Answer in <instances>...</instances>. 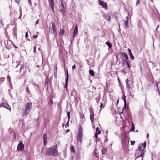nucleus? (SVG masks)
Returning <instances> with one entry per match:
<instances>
[{
  "label": "nucleus",
  "mask_w": 160,
  "mask_h": 160,
  "mask_svg": "<svg viewBox=\"0 0 160 160\" xmlns=\"http://www.w3.org/2000/svg\"><path fill=\"white\" fill-rule=\"evenodd\" d=\"M46 154L48 155L53 156H58L59 154L58 151L57 145L52 146L50 148H48L46 151Z\"/></svg>",
  "instance_id": "f257e3e1"
},
{
  "label": "nucleus",
  "mask_w": 160,
  "mask_h": 160,
  "mask_svg": "<svg viewBox=\"0 0 160 160\" xmlns=\"http://www.w3.org/2000/svg\"><path fill=\"white\" fill-rule=\"evenodd\" d=\"M32 107V103L31 102L26 103L25 105L24 112L23 115L25 116L28 114Z\"/></svg>",
  "instance_id": "f03ea898"
},
{
  "label": "nucleus",
  "mask_w": 160,
  "mask_h": 160,
  "mask_svg": "<svg viewBox=\"0 0 160 160\" xmlns=\"http://www.w3.org/2000/svg\"><path fill=\"white\" fill-rule=\"evenodd\" d=\"M146 145V142L145 141L143 144L141 143L139 145L138 147V150L140 151L141 152V154L140 157H142L145 152V151L144 150L145 148Z\"/></svg>",
  "instance_id": "7ed1b4c3"
},
{
  "label": "nucleus",
  "mask_w": 160,
  "mask_h": 160,
  "mask_svg": "<svg viewBox=\"0 0 160 160\" xmlns=\"http://www.w3.org/2000/svg\"><path fill=\"white\" fill-rule=\"evenodd\" d=\"M77 138L78 141L81 143L82 142V128L80 125H79L78 132L77 133Z\"/></svg>",
  "instance_id": "20e7f679"
},
{
  "label": "nucleus",
  "mask_w": 160,
  "mask_h": 160,
  "mask_svg": "<svg viewBox=\"0 0 160 160\" xmlns=\"http://www.w3.org/2000/svg\"><path fill=\"white\" fill-rule=\"evenodd\" d=\"M121 55L123 56V57L125 58V62H126V65L128 67V68H130V66L129 65V62L128 61V57L127 54L124 52H122L121 53Z\"/></svg>",
  "instance_id": "39448f33"
},
{
  "label": "nucleus",
  "mask_w": 160,
  "mask_h": 160,
  "mask_svg": "<svg viewBox=\"0 0 160 160\" xmlns=\"http://www.w3.org/2000/svg\"><path fill=\"white\" fill-rule=\"evenodd\" d=\"M0 107H3L11 111V108L9 105L6 102H2L0 104Z\"/></svg>",
  "instance_id": "423d86ee"
},
{
  "label": "nucleus",
  "mask_w": 160,
  "mask_h": 160,
  "mask_svg": "<svg viewBox=\"0 0 160 160\" xmlns=\"http://www.w3.org/2000/svg\"><path fill=\"white\" fill-rule=\"evenodd\" d=\"M52 26L49 25V30H52V33L55 34L56 33V29L55 28V23L54 22H52Z\"/></svg>",
  "instance_id": "0eeeda50"
},
{
  "label": "nucleus",
  "mask_w": 160,
  "mask_h": 160,
  "mask_svg": "<svg viewBox=\"0 0 160 160\" xmlns=\"http://www.w3.org/2000/svg\"><path fill=\"white\" fill-rule=\"evenodd\" d=\"M89 111L90 113V118L92 123L94 122V114L92 110V108H90L89 109Z\"/></svg>",
  "instance_id": "6e6552de"
},
{
  "label": "nucleus",
  "mask_w": 160,
  "mask_h": 160,
  "mask_svg": "<svg viewBox=\"0 0 160 160\" xmlns=\"http://www.w3.org/2000/svg\"><path fill=\"white\" fill-rule=\"evenodd\" d=\"M98 2L99 4L103 8H105L106 10L108 9V7L107 3L104 2L101 0H98Z\"/></svg>",
  "instance_id": "1a4fd4ad"
},
{
  "label": "nucleus",
  "mask_w": 160,
  "mask_h": 160,
  "mask_svg": "<svg viewBox=\"0 0 160 160\" xmlns=\"http://www.w3.org/2000/svg\"><path fill=\"white\" fill-rule=\"evenodd\" d=\"M24 145L22 143H20L18 145L17 150L18 151H22L24 149Z\"/></svg>",
  "instance_id": "9d476101"
},
{
  "label": "nucleus",
  "mask_w": 160,
  "mask_h": 160,
  "mask_svg": "<svg viewBox=\"0 0 160 160\" xmlns=\"http://www.w3.org/2000/svg\"><path fill=\"white\" fill-rule=\"evenodd\" d=\"M61 8H60L61 12L63 13L65 12L66 11V7L64 6L63 2L61 3Z\"/></svg>",
  "instance_id": "9b49d317"
},
{
  "label": "nucleus",
  "mask_w": 160,
  "mask_h": 160,
  "mask_svg": "<svg viewBox=\"0 0 160 160\" xmlns=\"http://www.w3.org/2000/svg\"><path fill=\"white\" fill-rule=\"evenodd\" d=\"M125 19L124 20L123 24L125 26V28H128V17L127 16L126 17Z\"/></svg>",
  "instance_id": "f8f14e48"
},
{
  "label": "nucleus",
  "mask_w": 160,
  "mask_h": 160,
  "mask_svg": "<svg viewBox=\"0 0 160 160\" xmlns=\"http://www.w3.org/2000/svg\"><path fill=\"white\" fill-rule=\"evenodd\" d=\"M43 144L44 146H45L47 143V134L46 133H45L43 134Z\"/></svg>",
  "instance_id": "ddd939ff"
},
{
  "label": "nucleus",
  "mask_w": 160,
  "mask_h": 160,
  "mask_svg": "<svg viewBox=\"0 0 160 160\" xmlns=\"http://www.w3.org/2000/svg\"><path fill=\"white\" fill-rule=\"evenodd\" d=\"M67 77H66V79H65L66 83H65V87L66 89H67L68 78V71H67Z\"/></svg>",
  "instance_id": "4468645a"
},
{
  "label": "nucleus",
  "mask_w": 160,
  "mask_h": 160,
  "mask_svg": "<svg viewBox=\"0 0 160 160\" xmlns=\"http://www.w3.org/2000/svg\"><path fill=\"white\" fill-rule=\"evenodd\" d=\"M78 32V24H77L75 26V28L74 30V33H73V37H75V36L77 34Z\"/></svg>",
  "instance_id": "2eb2a0df"
},
{
  "label": "nucleus",
  "mask_w": 160,
  "mask_h": 160,
  "mask_svg": "<svg viewBox=\"0 0 160 160\" xmlns=\"http://www.w3.org/2000/svg\"><path fill=\"white\" fill-rule=\"evenodd\" d=\"M128 51H129V53L130 58H131V59L132 60L134 59V57L132 55L131 50L130 49H129V48H128Z\"/></svg>",
  "instance_id": "dca6fc26"
},
{
  "label": "nucleus",
  "mask_w": 160,
  "mask_h": 160,
  "mask_svg": "<svg viewBox=\"0 0 160 160\" xmlns=\"http://www.w3.org/2000/svg\"><path fill=\"white\" fill-rule=\"evenodd\" d=\"M18 67L20 68L19 72L20 73H21V70L23 68V66L19 64H18V65H17L16 67V68H17Z\"/></svg>",
  "instance_id": "f3484780"
},
{
  "label": "nucleus",
  "mask_w": 160,
  "mask_h": 160,
  "mask_svg": "<svg viewBox=\"0 0 160 160\" xmlns=\"http://www.w3.org/2000/svg\"><path fill=\"white\" fill-rule=\"evenodd\" d=\"M89 73L91 76L92 77H94L95 76L94 72L92 70H89Z\"/></svg>",
  "instance_id": "a211bd4d"
},
{
  "label": "nucleus",
  "mask_w": 160,
  "mask_h": 160,
  "mask_svg": "<svg viewBox=\"0 0 160 160\" xmlns=\"http://www.w3.org/2000/svg\"><path fill=\"white\" fill-rule=\"evenodd\" d=\"M110 16L109 14H108L106 15L105 18L106 19L108 20V21H110Z\"/></svg>",
  "instance_id": "6ab92c4d"
},
{
  "label": "nucleus",
  "mask_w": 160,
  "mask_h": 160,
  "mask_svg": "<svg viewBox=\"0 0 160 160\" xmlns=\"http://www.w3.org/2000/svg\"><path fill=\"white\" fill-rule=\"evenodd\" d=\"M49 6L51 7H53L54 5V2L53 0H50V1L49 2Z\"/></svg>",
  "instance_id": "aec40b11"
},
{
  "label": "nucleus",
  "mask_w": 160,
  "mask_h": 160,
  "mask_svg": "<svg viewBox=\"0 0 160 160\" xmlns=\"http://www.w3.org/2000/svg\"><path fill=\"white\" fill-rule=\"evenodd\" d=\"M106 44L108 46L109 48H112V44L109 42L107 41L106 42Z\"/></svg>",
  "instance_id": "412c9836"
},
{
  "label": "nucleus",
  "mask_w": 160,
  "mask_h": 160,
  "mask_svg": "<svg viewBox=\"0 0 160 160\" xmlns=\"http://www.w3.org/2000/svg\"><path fill=\"white\" fill-rule=\"evenodd\" d=\"M64 32V31L63 29H60V31L59 32V34L60 36L63 35Z\"/></svg>",
  "instance_id": "4be33fe9"
},
{
  "label": "nucleus",
  "mask_w": 160,
  "mask_h": 160,
  "mask_svg": "<svg viewBox=\"0 0 160 160\" xmlns=\"http://www.w3.org/2000/svg\"><path fill=\"white\" fill-rule=\"evenodd\" d=\"M57 70H58V68H57V64H56V65L55 66V67L54 70V75L55 74H57Z\"/></svg>",
  "instance_id": "5701e85b"
},
{
  "label": "nucleus",
  "mask_w": 160,
  "mask_h": 160,
  "mask_svg": "<svg viewBox=\"0 0 160 160\" xmlns=\"http://www.w3.org/2000/svg\"><path fill=\"white\" fill-rule=\"evenodd\" d=\"M70 150L72 152H73L74 153H75V150L74 147L73 146H71L70 148Z\"/></svg>",
  "instance_id": "b1692460"
},
{
  "label": "nucleus",
  "mask_w": 160,
  "mask_h": 160,
  "mask_svg": "<svg viewBox=\"0 0 160 160\" xmlns=\"http://www.w3.org/2000/svg\"><path fill=\"white\" fill-rule=\"evenodd\" d=\"M107 151V149L105 147H103L102 150V152L103 154H104Z\"/></svg>",
  "instance_id": "393cba45"
},
{
  "label": "nucleus",
  "mask_w": 160,
  "mask_h": 160,
  "mask_svg": "<svg viewBox=\"0 0 160 160\" xmlns=\"http://www.w3.org/2000/svg\"><path fill=\"white\" fill-rule=\"evenodd\" d=\"M126 62H124L123 66V67H124L125 68L124 69L123 71H125V69L127 68H128V67L126 65Z\"/></svg>",
  "instance_id": "a878e982"
},
{
  "label": "nucleus",
  "mask_w": 160,
  "mask_h": 160,
  "mask_svg": "<svg viewBox=\"0 0 160 160\" xmlns=\"http://www.w3.org/2000/svg\"><path fill=\"white\" fill-rule=\"evenodd\" d=\"M132 127L129 132L134 131L135 127L134 124L132 122Z\"/></svg>",
  "instance_id": "bb28decb"
},
{
  "label": "nucleus",
  "mask_w": 160,
  "mask_h": 160,
  "mask_svg": "<svg viewBox=\"0 0 160 160\" xmlns=\"http://www.w3.org/2000/svg\"><path fill=\"white\" fill-rule=\"evenodd\" d=\"M101 131H99L98 132H95V138H98V134H100Z\"/></svg>",
  "instance_id": "cd10ccee"
},
{
  "label": "nucleus",
  "mask_w": 160,
  "mask_h": 160,
  "mask_svg": "<svg viewBox=\"0 0 160 160\" xmlns=\"http://www.w3.org/2000/svg\"><path fill=\"white\" fill-rule=\"evenodd\" d=\"M67 116H68V120H69L70 118V113L69 112H68L67 113Z\"/></svg>",
  "instance_id": "c85d7f7f"
},
{
  "label": "nucleus",
  "mask_w": 160,
  "mask_h": 160,
  "mask_svg": "<svg viewBox=\"0 0 160 160\" xmlns=\"http://www.w3.org/2000/svg\"><path fill=\"white\" fill-rule=\"evenodd\" d=\"M69 120H68L67 123L65 124V127L66 128H67L69 126L68 123H69Z\"/></svg>",
  "instance_id": "c756f323"
},
{
  "label": "nucleus",
  "mask_w": 160,
  "mask_h": 160,
  "mask_svg": "<svg viewBox=\"0 0 160 160\" xmlns=\"http://www.w3.org/2000/svg\"><path fill=\"white\" fill-rule=\"evenodd\" d=\"M130 142L131 143V145H133L134 144V143H135V141H131Z\"/></svg>",
  "instance_id": "7c9ffc66"
},
{
  "label": "nucleus",
  "mask_w": 160,
  "mask_h": 160,
  "mask_svg": "<svg viewBox=\"0 0 160 160\" xmlns=\"http://www.w3.org/2000/svg\"><path fill=\"white\" fill-rule=\"evenodd\" d=\"M127 85V88H128V89H130V87L129 84V83L126 84Z\"/></svg>",
  "instance_id": "2f4dec72"
},
{
  "label": "nucleus",
  "mask_w": 160,
  "mask_h": 160,
  "mask_svg": "<svg viewBox=\"0 0 160 160\" xmlns=\"http://www.w3.org/2000/svg\"><path fill=\"white\" fill-rule=\"evenodd\" d=\"M123 99L124 101V102L126 101V97L125 96V94H124V96L123 97Z\"/></svg>",
  "instance_id": "473e14b6"
},
{
  "label": "nucleus",
  "mask_w": 160,
  "mask_h": 160,
  "mask_svg": "<svg viewBox=\"0 0 160 160\" xmlns=\"http://www.w3.org/2000/svg\"><path fill=\"white\" fill-rule=\"evenodd\" d=\"M140 0H137L136 5H138L139 4Z\"/></svg>",
  "instance_id": "72a5a7b5"
},
{
  "label": "nucleus",
  "mask_w": 160,
  "mask_h": 160,
  "mask_svg": "<svg viewBox=\"0 0 160 160\" xmlns=\"http://www.w3.org/2000/svg\"><path fill=\"white\" fill-rule=\"evenodd\" d=\"M26 91L27 92H28V93H29V88L28 87H26Z\"/></svg>",
  "instance_id": "f704fd0d"
},
{
  "label": "nucleus",
  "mask_w": 160,
  "mask_h": 160,
  "mask_svg": "<svg viewBox=\"0 0 160 160\" xmlns=\"http://www.w3.org/2000/svg\"><path fill=\"white\" fill-rule=\"evenodd\" d=\"M53 103V101H52V100L51 99L50 100V102H49V104H52Z\"/></svg>",
  "instance_id": "c9c22d12"
},
{
  "label": "nucleus",
  "mask_w": 160,
  "mask_h": 160,
  "mask_svg": "<svg viewBox=\"0 0 160 160\" xmlns=\"http://www.w3.org/2000/svg\"><path fill=\"white\" fill-rule=\"evenodd\" d=\"M1 24L2 26H4V22H3L2 20H1Z\"/></svg>",
  "instance_id": "e433bc0d"
},
{
  "label": "nucleus",
  "mask_w": 160,
  "mask_h": 160,
  "mask_svg": "<svg viewBox=\"0 0 160 160\" xmlns=\"http://www.w3.org/2000/svg\"><path fill=\"white\" fill-rule=\"evenodd\" d=\"M15 2H16L17 3H18V4H19L20 2V0H16L15 1Z\"/></svg>",
  "instance_id": "4c0bfd02"
},
{
  "label": "nucleus",
  "mask_w": 160,
  "mask_h": 160,
  "mask_svg": "<svg viewBox=\"0 0 160 160\" xmlns=\"http://www.w3.org/2000/svg\"><path fill=\"white\" fill-rule=\"evenodd\" d=\"M84 117V116L83 114H82V115L80 116V118L82 119H83Z\"/></svg>",
  "instance_id": "58836bf2"
},
{
  "label": "nucleus",
  "mask_w": 160,
  "mask_h": 160,
  "mask_svg": "<svg viewBox=\"0 0 160 160\" xmlns=\"http://www.w3.org/2000/svg\"><path fill=\"white\" fill-rule=\"evenodd\" d=\"M28 2L30 5H32V2L31 0H28Z\"/></svg>",
  "instance_id": "ea45409f"
},
{
  "label": "nucleus",
  "mask_w": 160,
  "mask_h": 160,
  "mask_svg": "<svg viewBox=\"0 0 160 160\" xmlns=\"http://www.w3.org/2000/svg\"><path fill=\"white\" fill-rule=\"evenodd\" d=\"M124 102V108H125L126 106V101Z\"/></svg>",
  "instance_id": "a19ab883"
},
{
  "label": "nucleus",
  "mask_w": 160,
  "mask_h": 160,
  "mask_svg": "<svg viewBox=\"0 0 160 160\" xmlns=\"http://www.w3.org/2000/svg\"><path fill=\"white\" fill-rule=\"evenodd\" d=\"M33 49H34L33 52H36V47H33Z\"/></svg>",
  "instance_id": "79ce46f5"
},
{
  "label": "nucleus",
  "mask_w": 160,
  "mask_h": 160,
  "mask_svg": "<svg viewBox=\"0 0 160 160\" xmlns=\"http://www.w3.org/2000/svg\"><path fill=\"white\" fill-rule=\"evenodd\" d=\"M76 68V65L75 64H74L73 66H72V69H74Z\"/></svg>",
  "instance_id": "37998d69"
},
{
  "label": "nucleus",
  "mask_w": 160,
  "mask_h": 160,
  "mask_svg": "<svg viewBox=\"0 0 160 160\" xmlns=\"http://www.w3.org/2000/svg\"><path fill=\"white\" fill-rule=\"evenodd\" d=\"M96 130V132H98L99 131H100V130H99V128L98 127H97Z\"/></svg>",
  "instance_id": "c03bdc74"
},
{
  "label": "nucleus",
  "mask_w": 160,
  "mask_h": 160,
  "mask_svg": "<svg viewBox=\"0 0 160 160\" xmlns=\"http://www.w3.org/2000/svg\"><path fill=\"white\" fill-rule=\"evenodd\" d=\"M45 82H48V77H46V79H45Z\"/></svg>",
  "instance_id": "a18cd8bd"
},
{
  "label": "nucleus",
  "mask_w": 160,
  "mask_h": 160,
  "mask_svg": "<svg viewBox=\"0 0 160 160\" xmlns=\"http://www.w3.org/2000/svg\"><path fill=\"white\" fill-rule=\"evenodd\" d=\"M38 37V35H34L33 37V38H36Z\"/></svg>",
  "instance_id": "49530a36"
},
{
  "label": "nucleus",
  "mask_w": 160,
  "mask_h": 160,
  "mask_svg": "<svg viewBox=\"0 0 160 160\" xmlns=\"http://www.w3.org/2000/svg\"><path fill=\"white\" fill-rule=\"evenodd\" d=\"M28 32H26V34H25V37L27 38V37H28Z\"/></svg>",
  "instance_id": "de8ad7c7"
},
{
  "label": "nucleus",
  "mask_w": 160,
  "mask_h": 160,
  "mask_svg": "<svg viewBox=\"0 0 160 160\" xmlns=\"http://www.w3.org/2000/svg\"><path fill=\"white\" fill-rule=\"evenodd\" d=\"M156 85H157V88H158V91L159 92V89H158V83H157L156 84Z\"/></svg>",
  "instance_id": "09e8293b"
},
{
  "label": "nucleus",
  "mask_w": 160,
  "mask_h": 160,
  "mask_svg": "<svg viewBox=\"0 0 160 160\" xmlns=\"http://www.w3.org/2000/svg\"><path fill=\"white\" fill-rule=\"evenodd\" d=\"M128 79H127L126 80V84H127V83H128Z\"/></svg>",
  "instance_id": "8fccbe9b"
},
{
  "label": "nucleus",
  "mask_w": 160,
  "mask_h": 160,
  "mask_svg": "<svg viewBox=\"0 0 160 160\" xmlns=\"http://www.w3.org/2000/svg\"><path fill=\"white\" fill-rule=\"evenodd\" d=\"M38 20L36 22V24H38Z\"/></svg>",
  "instance_id": "3c124183"
},
{
  "label": "nucleus",
  "mask_w": 160,
  "mask_h": 160,
  "mask_svg": "<svg viewBox=\"0 0 160 160\" xmlns=\"http://www.w3.org/2000/svg\"><path fill=\"white\" fill-rule=\"evenodd\" d=\"M63 0H60V2H61V3H62V2H63Z\"/></svg>",
  "instance_id": "603ef678"
},
{
  "label": "nucleus",
  "mask_w": 160,
  "mask_h": 160,
  "mask_svg": "<svg viewBox=\"0 0 160 160\" xmlns=\"http://www.w3.org/2000/svg\"><path fill=\"white\" fill-rule=\"evenodd\" d=\"M52 8V10L53 12H54V7H51Z\"/></svg>",
  "instance_id": "864d4df0"
},
{
  "label": "nucleus",
  "mask_w": 160,
  "mask_h": 160,
  "mask_svg": "<svg viewBox=\"0 0 160 160\" xmlns=\"http://www.w3.org/2000/svg\"><path fill=\"white\" fill-rule=\"evenodd\" d=\"M102 104L101 103L100 104V108H101L102 107Z\"/></svg>",
  "instance_id": "5fc2aeb1"
},
{
  "label": "nucleus",
  "mask_w": 160,
  "mask_h": 160,
  "mask_svg": "<svg viewBox=\"0 0 160 160\" xmlns=\"http://www.w3.org/2000/svg\"><path fill=\"white\" fill-rule=\"evenodd\" d=\"M35 85L38 88H39V86L38 85L35 84Z\"/></svg>",
  "instance_id": "6e6d98bb"
},
{
  "label": "nucleus",
  "mask_w": 160,
  "mask_h": 160,
  "mask_svg": "<svg viewBox=\"0 0 160 160\" xmlns=\"http://www.w3.org/2000/svg\"><path fill=\"white\" fill-rule=\"evenodd\" d=\"M70 131V130L69 129H68V130H67L66 131L67 132H69Z\"/></svg>",
  "instance_id": "4d7b16f0"
},
{
  "label": "nucleus",
  "mask_w": 160,
  "mask_h": 160,
  "mask_svg": "<svg viewBox=\"0 0 160 160\" xmlns=\"http://www.w3.org/2000/svg\"><path fill=\"white\" fill-rule=\"evenodd\" d=\"M118 102H119V99H118V100H117V103L118 104Z\"/></svg>",
  "instance_id": "13d9d810"
},
{
  "label": "nucleus",
  "mask_w": 160,
  "mask_h": 160,
  "mask_svg": "<svg viewBox=\"0 0 160 160\" xmlns=\"http://www.w3.org/2000/svg\"><path fill=\"white\" fill-rule=\"evenodd\" d=\"M147 137H149V134L148 133L147 135Z\"/></svg>",
  "instance_id": "bf43d9fd"
},
{
  "label": "nucleus",
  "mask_w": 160,
  "mask_h": 160,
  "mask_svg": "<svg viewBox=\"0 0 160 160\" xmlns=\"http://www.w3.org/2000/svg\"><path fill=\"white\" fill-rule=\"evenodd\" d=\"M0 79H2V80H3V78H0Z\"/></svg>",
  "instance_id": "052dcab7"
},
{
  "label": "nucleus",
  "mask_w": 160,
  "mask_h": 160,
  "mask_svg": "<svg viewBox=\"0 0 160 160\" xmlns=\"http://www.w3.org/2000/svg\"><path fill=\"white\" fill-rule=\"evenodd\" d=\"M64 125V124H63L62 125V126L63 127Z\"/></svg>",
  "instance_id": "680f3d73"
},
{
  "label": "nucleus",
  "mask_w": 160,
  "mask_h": 160,
  "mask_svg": "<svg viewBox=\"0 0 160 160\" xmlns=\"http://www.w3.org/2000/svg\"><path fill=\"white\" fill-rule=\"evenodd\" d=\"M123 112V111L122 110V112H121V113H122Z\"/></svg>",
  "instance_id": "e2e57ef3"
}]
</instances>
